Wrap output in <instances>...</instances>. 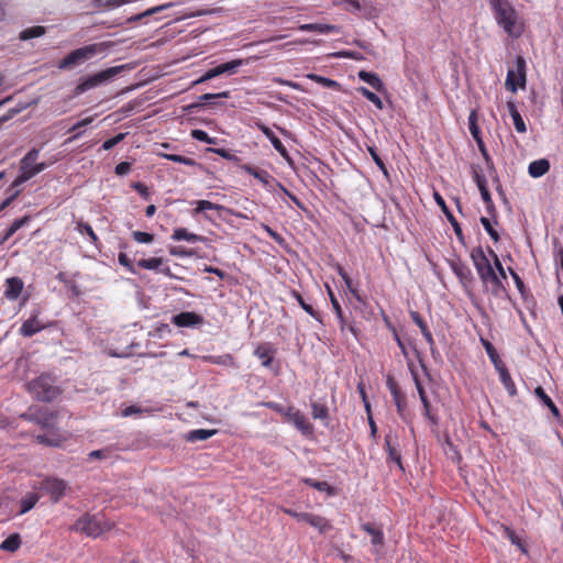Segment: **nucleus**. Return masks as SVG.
Listing matches in <instances>:
<instances>
[{"label": "nucleus", "mask_w": 563, "mask_h": 563, "mask_svg": "<svg viewBox=\"0 0 563 563\" xmlns=\"http://www.w3.org/2000/svg\"><path fill=\"white\" fill-rule=\"evenodd\" d=\"M490 9L497 24L509 36L518 37L521 35L522 29L518 23V13L508 0H490Z\"/></svg>", "instance_id": "nucleus-1"}, {"label": "nucleus", "mask_w": 563, "mask_h": 563, "mask_svg": "<svg viewBox=\"0 0 563 563\" xmlns=\"http://www.w3.org/2000/svg\"><path fill=\"white\" fill-rule=\"evenodd\" d=\"M27 391L36 399L51 402L63 391L57 377L51 373H43L27 383Z\"/></svg>", "instance_id": "nucleus-2"}, {"label": "nucleus", "mask_w": 563, "mask_h": 563, "mask_svg": "<svg viewBox=\"0 0 563 563\" xmlns=\"http://www.w3.org/2000/svg\"><path fill=\"white\" fill-rule=\"evenodd\" d=\"M112 527L113 523L103 517L85 514L76 520L73 529L87 537L98 538L103 532L111 530Z\"/></svg>", "instance_id": "nucleus-3"}, {"label": "nucleus", "mask_w": 563, "mask_h": 563, "mask_svg": "<svg viewBox=\"0 0 563 563\" xmlns=\"http://www.w3.org/2000/svg\"><path fill=\"white\" fill-rule=\"evenodd\" d=\"M107 45L104 43L89 44L84 47L76 48L67 54L59 63V68L66 69L75 65H79L97 54H101L106 51Z\"/></svg>", "instance_id": "nucleus-4"}, {"label": "nucleus", "mask_w": 563, "mask_h": 563, "mask_svg": "<svg viewBox=\"0 0 563 563\" xmlns=\"http://www.w3.org/2000/svg\"><path fill=\"white\" fill-rule=\"evenodd\" d=\"M107 45L104 43L89 44L84 47L76 48L67 54L59 63V68L66 69L75 65H79L97 54H101L106 51Z\"/></svg>", "instance_id": "nucleus-5"}, {"label": "nucleus", "mask_w": 563, "mask_h": 563, "mask_svg": "<svg viewBox=\"0 0 563 563\" xmlns=\"http://www.w3.org/2000/svg\"><path fill=\"white\" fill-rule=\"evenodd\" d=\"M122 69H123V66H114V67H110L104 70H101L91 76H88L87 78L82 79L77 85V87L75 89L76 95H81L89 89H92L95 87H98V86L107 82L108 80L112 79L118 74H120Z\"/></svg>", "instance_id": "nucleus-6"}, {"label": "nucleus", "mask_w": 563, "mask_h": 563, "mask_svg": "<svg viewBox=\"0 0 563 563\" xmlns=\"http://www.w3.org/2000/svg\"><path fill=\"white\" fill-rule=\"evenodd\" d=\"M41 489L49 495L51 501L57 504L69 490V485L65 479L49 476L41 482Z\"/></svg>", "instance_id": "nucleus-7"}, {"label": "nucleus", "mask_w": 563, "mask_h": 563, "mask_svg": "<svg viewBox=\"0 0 563 563\" xmlns=\"http://www.w3.org/2000/svg\"><path fill=\"white\" fill-rule=\"evenodd\" d=\"M40 151L35 147L31 148L20 161V170L21 174L14 179L11 187H18L25 181L30 180L33 175H31L35 162L38 158Z\"/></svg>", "instance_id": "nucleus-8"}, {"label": "nucleus", "mask_w": 563, "mask_h": 563, "mask_svg": "<svg viewBox=\"0 0 563 563\" xmlns=\"http://www.w3.org/2000/svg\"><path fill=\"white\" fill-rule=\"evenodd\" d=\"M517 70L509 69L506 78V88L511 92H516L519 87L526 85V62L523 57L518 56L516 59Z\"/></svg>", "instance_id": "nucleus-9"}, {"label": "nucleus", "mask_w": 563, "mask_h": 563, "mask_svg": "<svg viewBox=\"0 0 563 563\" xmlns=\"http://www.w3.org/2000/svg\"><path fill=\"white\" fill-rule=\"evenodd\" d=\"M241 169L252 175L267 188L272 187L273 184H277L295 202L298 203V199L296 198V196H292L282 184L277 183L276 179L267 170L257 168L249 164L242 165Z\"/></svg>", "instance_id": "nucleus-10"}, {"label": "nucleus", "mask_w": 563, "mask_h": 563, "mask_svg": "<svg viewBox=\"0 0 563 563\" xmlns=\"http://www.w3.org/2000/svg\"><path fill=\"white\" fill-rule=\"evenodd\" d=\"M387 387L393 397L394 404L397 409V413L405 422H408L406 396L401 393L397 383L390 377L387 379Z\"/></svg>", "instance_id": "nucleus-11"}, {"label": "nucleus", "mask_w": 563, "mask_h": 563, "mask_svg": "<svg viewBox=\"0 0 563 563\" xmlns=\"http://www.w3.org/2000/svg\"><path fill=\"white\" fill-rule=\"evenodd\" d=\"M361 529L371 536L374 554L377 556L382 555V549L385 544V536L382 527L373 522H365L361 525Z\"/></svg>", "instance_id": "nucleus-12"}, {"label": "nucleus", "mask_w": 563, "mask_h": 563, "mask_svg": "<svg viewBox=\"0 0 563 563\" xmlns=\"http://www.w3.org/2000/svg\"><path fill=\"white\" fill-rule=\"evenodd\" d=\"M471 258L478 274L479 279H484L485 275L494 269L488 256L481 246L474 247L471 252Z\"/></svg>", "instance_id": "nucleus-13"}, {"label": "nucleus", "mask_w": 563, "mask_h": 563, "mask_svg": "<svg viewBox=\"0 0 563 563\" xmlns=\"http://www.w3.org/2000/svg\"><path fill=\"white\" fill-rule=\"evenodd\" d=\"M242 63L243 62L241 59H235V60L220 64V65L207 70L205 73V75L201 76L196 82L197 84L203 82V81L210 80V79L218 77L225 73L234 74V73H236L238 68L242 65Z\"/></svg>", "instance_id": "nucleus-14"}, {"label": "nucleus", "mask_w": 563, "mask_h": 563, "mask_svg": "<svg viewBox=\"0 0 563 563\" xmlns=\"http://www.w3.org/2000/svg\"><path fill=\"white\" fill-rule=\"evenodd\" d=\"M434 200L437 202V205L441 208L442 212L445 214L448 221L451 223L453 230H454V233L456 235V239L461 242V243H465V235L462 231V228L459 223V221L456 220V218L452 214V212L450 211V209L448 208L446 203H445V200L443 199V197L439 194V192H434Z\"/></svg>", "instance_id": "nucleus-15"}, {"label": "nucleus", "mask_w": 563, "mask_h": 563, "mask_svg": "<svg viewBox=\"0 0 563 563\" xmlns=\"http://www.w3.org/2000/svg\"><path fill=\"white\" fill-rule=\"evenodd\" d=\"M481 280L484 286L489 288V291L494 297L499 298L507 295V289L504 285V282L499 275H497L495 268L485 275L484 279Z\"/></svg>", "instance_id": "nucleus-16"}, {"label": "nucleus", "mask_w": 563, "mask_h": 563, "mask_svg": "<svg viewBox=\"0 0 563 563\" xmlns=\"http://www.w3.org/2000/svg\"><path fill=\"white\" fill-rule=\"evenodd\" d=\"M287 417L303 435H311L313 433L312 423L309 422L300 410L290 407L287 411Z\"/></svg>", "instance_id": "nucleus-17"}, {"label": "nucleus", "mask_w": 563, "mask_h": 563, "mask_svg": "<svg viewBox=\"0 0 563 563\" xmlns=\"http://www.w3.org/2000/svg\"><path fill=\"white\" fill-rule=\"evenodd\" d=\"M172 322L179 328H191L203 322V318L194 311H185L175 314Z\"/></svg>", "instance_id": "nucleus-18"}, {"label": "nucleus", "mask_w": 563, "mask_h": 563, "mask_svg": "<svg viewBox=\"0 0 563 563\" xmlns=\"http://www.w3.org/2000/svg\"><path fill=\"white\" fill-rule=\"evenodd\" d=\"M257 129L271 141L274 148L279 153V155L289 161V153L283 142L275 135V133L264 123H257Z\"/></svg>", "instance_id": "nucleus-19"}, {"label": "nucleus", "mask_w": 563, "mask_h": 563, "mask_svg": "<svg viewBox=\"0 0 563 563\" xmlns=\"http://www.w3.org/2000/svg\"><path fill=\"white\" fill-rule=\"evenodd\" d=\"M397 435L393 434L391 432L387 433L385 435V450L388 453V459L393 462H395L398 467L402 471V462H401V455L397 448Z\"/></svg>", "instance_id": "nucleus-20"}, {"label": "nucleus", "mask_w": 563, "mask_h": 563, "mask_svg": "<svg viewBox=\"0 0 563 563\" xmlns=\"http://www.w3.org/2000/svg\"><path fill=\"white\" fill-rule=\"evenodd\" d=\"M4 286V297L10 301H14L21 296L24 283L20 277H10L5 279Z\"/></svg>", "instance_id": "nucleus-21"}, {"label": "nucleus", "mask_w": 563, "mask_h": 563, "mask_svg": "<svg viewBox=\"0 0 563 563\" xmlns=\"http://www.w3.org/2000/svg\"><path fill=\"white\" fill-rule=\"evenodd\" d=\"M477 121H478V113H477V110L474 109L471 111V113L468 115V129H470V132H471L473 139L476 141L478 147L482 150L484 156L487 158L485 144L482 139V131L477 124Z\"/></svg>", "instance_id": "nucleus-22"}, {"label": "nucleus", "mask_w": 563, "mask_h": 563, "mask_svg": "<svg viewBox=\"0 0 563 563\" xmlns=\"http://www.w3.org/2000/svg\"><path fill=\"white\" fill-rule=\"evenodd\" d=\"M275 353L276 349L269 343L258 344L254 350V355L261 360L262 366L267 368L272 366Z\"/></svg>", "instance_id": "nucleus-23"}, {"label": "nucleus", "mask_w": 563, "mask_h": 563, "mask_svg": "<svg viewBox=\"0 0 563 563\" xmlns=\"http://www.w3.org/2000/svg\"><path fill=\"white\" fill-rule=\"evenodd\" d=\"M202 361L210 364L239 368L235 357L230 353L222 355H205L202 356Z\"/></svg>", "instance_id": "nucleus-24"}, {"label": "nucleus", "mask_w": 563, "mask_h": 563, "mask_svg": "<svg viewBox=\"0 0 563 563\" xmlns=\"http://www.w3.org/2000/svg\"><path fill=\"white\" fill-rule=\"evenodd\" d=\"M43 329L44 324L38 320L37 316L35 314L22 323L20 328V334L25 338H30Z\"/></svg>", "instance_id": "nucleus-25"}, {"label": "nucleus", "mask_w": 563, "mask_h": 563, "mask_svg": "<svg viewBox=\"0 0 563 563\" xmlns=\"http://www.w3.org/2000/svg\"><path fill=\"white\" fill-rule=\"evenodd\" d=\"M298 30L303 32H316L319 34H330V33H338L339 27L333 24H325V23H306L300 24L298 26Z\"/></svg>", "instance_id": "nucleus-26"}, {"label": "nucleus", "mask_w": 563, "mask_h": 563, "mask_svg": "<svg viewBox=\"0 0 563 563\" xmlns=\"http://www.w3.org/2000/svg\"><path fill=\"white\" fill-rule=\"evenodd\" d=\"M336 272L338 274L341 276V278L343 279L347 290L351 292V295L355 298V300L360 303H365V299L363 298V296L360 294L358 289L354 286L351 277L349 276V274L346 273V271L341 266V265H336Z\"/></svg>", "instance_id": "nucleus-27"}, {"label": "nucleus", "mask_w": 563, "mask_h": 563, "mask_svg": "<svg viewBox=\"0 0 563 563\" xmlns=\"http://www.w3.org/2000/svg\"><path fill=\"white\" fill-rule=\"evenodd\" d=\"M172 239L174 241H183L184 240V241L191 242V243L207 241V238H205L203 235L188 232V230L185 228L175 229L172 234Z\"/></svg>", "instance_id": "nucleus-28"}, {"label": "nucleus", "mask_w": 563, "mask_h": 563, "mask_svg": "<svg viewBox=\"0 0 563 563\" xmlns=\"http://www.w3.org/2000/svg\"><path fill=\"white\" fill-rule=\"evenodd\" d=\"M550 170V163L545 158L533 161L529 164L528 173L533 178H539Z\"/></svg>", "instance_id": "nucleus-29"}, {"label": "nucleus", "mask_w": 563, "mask_h": 563, "mask_svg": "<svg viewBox=\"0 0 563 563\" xmlns=\"http://www.w3.org/2000/svg\"><path fill=\"white\" fill-rule=\"evenodd\" d=\"M497 372L499 374L500 382L504 385L505 389L507 390L508 395L511 397L517 396V388L515 382L512 380L506 365L497 369Z\"/></svg>", "instance_id": "nucleus-30"}, {"label": "nucleus", "mask_w": 563, "mask_h": 563, "mask_svg": "<svg viewBox=\"0 0 563 563\" xmlns=\"http://www.w3.org/2000/svg\"><path fill=\"white\" fill-rule=\"evenodd\" d=\"M482 345L484 346L490 362L494 364L495 369H499L500 367L505 366V363L501 361L498 352L496 351L495 346L492 342H489L486 339H481Z\"/></svg>", "instance_id": "nucleus-31"}, {"label": "nucleus", "mask_w": 563, "mask_h": 563, "mask_svg": "<svg viewBox=\"0 0 563 563\" xmlns=\"http://www.w3.org/2000/svg\"><path fill=\"white\" fill-rule=\"evenodd\" d=\"M291 297L296 299V301L300 305V307L314 320L322 322L321 313L317 311L312 305L308 303L300 292L297 290L291 291Z\"/></svg>", "instance_id": "nucleus-32"}, {"label": "nucleus", "mask_w": 563, "mask_h": 563, "mask_svg": "<svg viewBox=\"0 0 563 563\" xmlns=\"http://www.w3.org/2000/svg\"><path fill=\"white\" fill-rule=\"evenodd\" d=\"M507 108H508L509 114L511 115V118L514 120V125H515L516 131L518 133H525L527 131V126H526V123H525L522 117L520 115L515 102L508 101Z\"/></svg>", "instance_id": "nucleus-33"}, {"label": "nucleus", "mask_w": 563, "mask_h": 563, "mask_svg": "<svg viewBox=\"0 0 563 563\" xmlns=\"http://www.w3.org/2000/svg\"><path fill=\"white\" fill-rule=\"evenodd\" d=\"M30 221L29 216H24L20 219L14 220L11 225L5 230L3 235L0 238V245L4 244L18 230L27 224Z\"/></svg>", "instance_id": "nucleus-34"}, {"label": "nucleus", "mask_w": 563, "mask_h": 563, "mask_svg": "<svg viewBox=\"0 0 563 563\" xmlns=\"http://www.w3.org/2000/svg\"><path fill=\"white\" fill-rule=\"evenodd\" d=\"M534 395L542 401V404L544 406H547L550 409L551 413L555 418H560L561 417V412H560L559 408L553 402V400L547 395V393L544 391V389L541 386H538L534 389Z\"/></svg>", "instance_id": "nucleus-35"}, {"label": "nucleus", "mask_w": 563, "mask_h": 563, "mask_svg": "<svg viewBox=\"0 0 563 563\" xmlns=\"http://www.w3.org/2000/svg\"><path fill=\"white\" fill-rule=\"evenodd\" d=\"M40 500V496L36 493H27L21 500H20V510L18 515H24L29 512L31 509L34 508V506Z\"/></svg>", "instance_id": "nucleus-36"}, {"label": "nucleus", "mask_w": 563, "mask_h": 563, "mask_svg": "<svg viewBox=\"0 0 563 563\" xmlns=\"http://www.w3.org/2000/svg\"><path fill=\"white\" fill-rule=\"evenodd\" d=\"M21 543L22 541L20 534L12 533L1 542L0 549L7 552H15L20 549Z\"/></svg>", "instance_id": "nucleus-37"}, {"label": "nucleus", "mask_w": 563, "mask_h": 563, "mask_svg": "<svg viewBox=\"0 0 563 563\" xmlns=\"http://www.w3.org/2000/svg\"><path fill=\"white\" fill-rule=\"evenodd\" d=\"M130 2L131 0H91L93 8L97 10H111Z\"/></svg>", "instance_id": "nucleus-38"}, {"label": "nucleus", "mask_w": 563, "mask_h": 563, "mask_svg": "<svg viewBox=\"0 0 563 563\" xmlns=\"http://www.w3.org/2000/svg\"><path fill=\"white\" fill-rule=\"evenodd\" d=\"M311 416L316 420L328 421L329 420V408L325 404L318 401L311 402Z\"/></svg>", "instance_id": "nucleus-39"}, {"label": "nucleus", "mask_w": 563, "mask_h": 563, "mask_svg": "<svg viewBox=\"0 0 563 563\" xmlns=\"http://www.w3.org/2000/svg\"><path fill=\"white\" fill-rule=\"evenodd\" d=\"M64 438L59 433L38 434L36 441L48 446H60Z\"/></svg>", "instance_id": "nucleus-40"}, {"label": "nucleus", "mask_w": 563, "mask_h": 563, "mask_svg": "<svg viewBox=\"0 0 563 563\" xmlns=\"http://www.w3.org/2000/svg\"><path fill=\"white\" fill-rule=\"evenodd\" d=\"M358 78L361 80L367 82L372 88H374L377 91L383 89V81L374 73H368V71H365V70H361L358 73Z\"/></svg>", "instance_id": "nucleus-41"}, {"label": "nucleus", "mask_w": 563, "mask_h": 563, "mask_svg": "<svg viewBox=\"0 0 563 563\" xmlns=\"http://www.w3.org/2000/svg\"><path fill=\"white\" fill-rule=\"evenodd\" d=\"M217 433V430H208V429H196L191 430L186 439L189 442H196V441H205L211 438L213 434Z\"/></svg>", "instance_id": "nucleus-42"}, {"label": "nucleus", "mask_w": 563, "mask_h": 563, "mask_svg": "<svg viewBox=\"0 0 563 563\" xmlns=\"http://www.w3.org/2000/svg\"><path fill=\"white\" fill-rule=\"evenodd\" d=\"M310 526L317 529L321 534H325L332 529L331 521L319 515L313 516Z\"/></svg>", "instance_id": "nucleus-43"}, {"label": "nucleus", "mask_w": 563, "mask_h": 563, "mask_svg": "<svg viewBox=\"0 0 563 563\" xmlns=\"http://www.w3.org/2000/svg\"><path fill=\"white\" fill-rule=\"evenodd\" d=\"M196 208L194 209V216H197L207 210H228L225 207L211 202L209 200H198L195 202Z\"/></svg>", "instance_id": "nucleus-44"}, {"label": "nucleus", "mask_w": 563, "mask_h": 563, "mask_svg": "<svg viewBox=\"0 0 563 563\" xmlns=\"http://www.w3.org/2000/svg\"><path fill=\"white\" fill-rule=\"evenodd\" d=\"M92 122H93V117H87V118H85V119H82V120L78 121L77 123H75V124H74V125L68 130V132H70V133H73V132H74L75 134H74L73 136H70V137L67 140V142H73V141H75L76 139L80 137V136H81V134L84 133V132L81 131V129H82V128H85V126H87V125H89V124H91Z\"/></svg>", "instance_id": "nucleus-45"}, {"label": "nucleus", "mask_w": 563, "mask_h": 563, "mask_svg": "<svg viewBox=\"0 0 563 563\" xmlns=\"http://www.w3.org/2000/svg\"><path fill=\"white\" fill-rule=\"evenodd\" d=\"M163 264L162 257L142 258L137 261V266L143 269L157 271Z\"/></svg>", "instance_id": "nucleus-46"}, {"label": "nucleus", "mask_w": 563, "mask_h": 563, "mask_svg": "<svg viewBox=\"0 0 563 563\" xmlns=\"http://www.w3.org/2000/svg\"><path fill=\"white\" fill-rule=\"evenodd\" d=\"M43 34H45V27L41 25H35L23 30L20 33V40L27 41L31 38L42 36Z\"/></svg>", "instance_id": "nucleus-47"}, {"label": "nucleus", "mask_w": 563, "mask_h": 563, "mask_svg": "<svg viewBox=\"0 0 563 563\" xmlns=\"http://www.w3.org/2000/svg\"><path fill=\"white\" fill-rule=\"evenodd\" d=\"M367 152L369 153L372 159L375 162L376 166L384 173L385 176H388V169L383 158L380 157L375 145H367Z\"/></svg>", "instance_id": "nucleus-48"}, {"label": "nucleus", "mask_w": 563, "mask_h": 563, "mask_svg": "<svg viewBox=\"0 0 563 563\" xmlns=\"http://www.w3.org/2000/svg\"><path fill=\"white\" fill-rule=\"evenodd\" d=\"M76 228L79 233H81V234L86 233L89 236L92 244H97L99 242V238L97 236V234L95 233L93 229L91 228V225L89 223L80 220V221H77Z\"/></svg>", "instance_id": "nucleus-49"}, {"label": "nucleus", "mask_w": 563, "mask_h": 563, "mask_svg": "<svg viewBox=\"0 0 563 563\" xmlns=\"http://www.w3.org/2000/svg\"><path fill=\"white\" fill-rule=\"evenodd\" d=\"M190 135H191L192 139H195L197 141H200V142H203L206 144H217V137H211L203 130H198V129L191 130Z\"/></svg>", "instance_id": "nucleus-50"}, {"label": "nucleus", "mask_w": 563, "mask_h": 563, "mask_svg": "<svg viewBox=\"0 0 563 563\" xmlns=\"http://www.w3.org/2000/svg\"><path fill=\"white\" fill-rule=\"evenodd\" d=\"M504 531L506 537L510 540V542L517 545L523 553H527V548L525 547L520 537L509 527H504Z\"/></svg>", "instance_id": "nucleus-51"}, {"label": "nucleus", "mask_w": 563, "mask_h": 563, "mask_svg": "<svg viewBox=\"0 0 563 563\" xmlns=\"http://www.w3.org/2000/svg\"><path fill=\"white\" fill-rule=\"evenodd\" d=\"M358 91L362 93L363 97H365L368 101L373 102L377 109H383V101L382 99L373 91L368 90L365 87H361Z\"/></svg>", "instance_id": "nucleus-52"}, {"label": "nucleus", "mask_w": 563, "mask_h": 563, "mask_svg": "<svg viewBox=\"0 0 563 563\" xmlns=\"http://www.w3.org/2000/svg\"><path fill=\"white\" fill-rule=\"evenodd\" d=\"M488 253L493 257L494 268H495L497 275H499V277L501 278L503 282L506 280L507 279V274H506V271H505V268L503 267V265H501V263L499 261L498 255L490 247H488Z\"/></svg>", "instance_id": "nucleus-53"}, {"label": "nucleus", "mask_w": 563, "mask_h": 563, "mask_svg": "<svg viewBox=\"0 0 563 563\" xmlns=\"http://www.w3.org/2000/svg\"><path fill=\"white\" fill-rule=\"evenodd\" d=\"M481 223L482 225L484 227V229L486 230V232L488 233V235L490 236V239L497 243L499 242V233L494 229L490 220L486 217H482L481 218Z\"/></svg>", "instance_id": "nucleus-54"}, {"label": "nucleus", "mask_w": 563, "mask_h": 563, "mask_svg": "<svg viewBox=\"0 0 563 563\" xmlns=\"http://www.w3.org/2000/svg\"><path fill=\"white\" fill-rule=\"evenodd\" d=\"M164 157L167 158L168 161H172V162H175V163H179V164H184V165H187V166H195V165H197L195 159H192L190 157L183 156V155H178V154H165Z\"/></svg>", "instance_id": "nucleus-55"}, {"label": "nucleus", "mask_w": 563, "mask_h": 563, "mask_svg": "<svg viewBox=\"0 0 563 563\" xmlns=\"http://www.w3.org/2000/svg\"><path fill=\"white\" fill-rule=\"evenodd\" d=\"M308 78L313 80L317 84L322 85L323 87H327V88H334V87L339 86V84L335 80L322 77L320 75L310 74V75H308Z\"/></svg>", "instance_id": "nucleus-56"}, {"label": "nucleus", "mask_w": 563, "mask_h": 563, "mask_svg": "<svg viewBox=\"0 0 563 563\" xmlns=\"http://www.w3.org/2000/svg\"><path fill=\"white\" fill-rule=\"evenodd\" d=\"M409 369L411 372V376H412V379H413V383H415V386H416V389L418 391V395H419V398L420 399H423L424 397H427V391L421 383V379L417 373V371H415L411 365H409Z\"/></svg>", "instance_id": "nucleus-57"}, {"label": "nucleus", "mask_w": 563, "mask_h": 563, "mask_svg": "<svg viewBox=\"0 0 563 563\" xmlns=\"http://www.w3.org/2000/svg\"><path fill=\"white\" fill-rule=\"evenodd\" d=\"M169 254L175 257H191L195 255V252L192 250H188L184 246H172L169 247Z\"/></svg>", "instance_id": "nucleus-58"}, {"label": "nucleus", "mask_w": 563, "mask_h": 563, "mask_svg": "<svg viewBox=\"0 0 563 563\" xmlns=\"http://www.w3.org/2000/svg\"><path fill=\"white\" fill-rule=\"evenodd\" d=\"M132 238L135 242L144 244H148L154 241V234L142 231H133Z\"/></svg>", "instance_id": "nucleus-59"}, {"label": "nucleus", "mask_w": 563, "mask_h": 563, "mask_svg": "<svg viewBox=\"0 0 563 563\" xmlns=\"http://www.w3.org/2000/svg\"><path fill=\"white\" fill-rule=\"evenodd\" d=\"M421 402H422V406H423V416L433 424H437L438 423V419L437 417L432 413L431 411V404H430V400L427 397H424L423 399H420Z\"/></svg>", "instance_id": "nucleus-60"}, {"label": "nucleus", "mask_w": 563, "mask_h": 563, "mask_svg": "<svg viewBox=\"0 0 563 563\" xmlns=\"http://www.w3.org/2000/svg\"><path fill=\"white\" fill-rule=\"evenodd\" d=\"M340 323V330L342 333H344L346 330L350 331L355 338H357L358 331L357 329L351 324L347 323L346 318L344 317V313L341 312V317H336Z\"/></svg>", "instance_id": "nucleus-61"}, {"label": "nucleus", "mask_w": 563, "mask_h": 563, "mask_svg": "<svg viewBox=\"0 0 563 563\" xmlns=\"http://www.w3.org/2000/svg\"><path fill=\"white\" fill-rule=\"evenodd\" d=\"M508 269H509V273L516 284L518 291L521 294L522 297H525L526 292H527V288H526L523 280L512 268L509 267Z\"/></svg>", "instance_id": "nucleus-62"}, {"label": "nucleus", "mask_w": 563, "mask_h": 563, "mask_svg": "<svg viewBox=\"0 0 563 563\" xmlns=\"http://www.w3.org/2000/svg\"><path fill=\"white\" fill-rule=\"evenodd\" d=\"M125 135H126L125 133H119L115 136L104 141L102 144V150H104V151L111 150L112 147L118 145L121 141H123Z\"/></svg>", "instance_id": "nucleus-63"}, {"label": "nucleus", "mask_w": 563, "mask_h": 563, "mask_svg": "<svg viewBox=\"0 0 563 563\" xmlns=\"http://www.w3.org/2000/svg\"><path fill=\"white\" fill-rule=\"evenodd\" d=\"M453 271L461 280L468 279L472 275L471 269L462 264L453 265Z\"/></svg>", "instance_id": "nucleus-64"}]
</instances>
